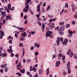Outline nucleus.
Returning <instances> with one entry per match:
<instances>
[{"label":"nucleus","mask_w":77,"mask_h":77,"mask_svg":"<svg viewBox=\"0 0 77 77\" xmlns=\"http://www.w3.org/2000/svg\"><path fill=\"white\" fill-rule=\"evenodd\" d=\"M31 2V0H26L25 2V7L23 9V12H27L29 11V6L28 5V3H29Z\"/></svg>","instance_id":"obj_1"},{"label":"nucleus","mask_w":77,"mask_h":77,"mask_svg":"<svg viewBox=\"0 0 77 77\" xmlns=\"http://www.w3.org/2000/svg\"><path fill=\"white\" fill-rule=\"evenodd\" d=\"M7 6L8 8H7V12L8 13H10V10L11 11H14V7H11V4H8L7 5Z\"/></svg>","instance_id":"obj_2"},{"label":"nucleus","mask_w":77,"mask_h":77,"mask_svg":"<svg viewBox=\"0 0 77 77\" xmlns=\"http://www.w3.org/2000/svg\"><path fill=\"white\" fill-rule=\"evenodd\" d=\"M52 33H53V32L51 31H47L46 33V37L50 36V37L52 38L53 37V35L52 34Z\"/></svg>","instance_id":"obj_3"},{"label":"nucleus","mask_w":77,"mask_h":77,"mask_svg":"<svg viewBox=\"0 0 77 77\" xmlns=\"http://www.w3.org/2000/svg\"><path fill=\"white\" fill-rule=\"evenodd\" d=\"M67 55H69L70 57H72L73 56V52H71V49H69L67 52Z\"/></svg>","instance_id":"obj_4"},{"label":"nucleus","mask_w":77,"mask_h":77,"mask_svg":"<svg viewBox=\"0 0 77 77\" xmlns=\"http://www.w3.org/2000/svg\"><path fill=\"white\" fill-rule=\"evenodd\" d=\"M66 12H67V11L65 10V7H63V10H62V12H60L59 13V15L60 14V15L61 16L62 14V13H64V14H65V13H66Z\"/></svg>","instance_id":"obj_5"},{"label":"nucleus","mask_w":77,"mask_h":77,"mask_svg":"<svg viewBox=\"0 0 77 77\" xmlns=\"http://www.w3.org/2000/svg\"><path fill=\"white\" fill-rule=\"evenodd\" d=\"M1 14L2 15V16L0 21H1L2 19H3L4 18H5V15H6V12H5V11H2L1 12Z\"/></svg>","instance_id":"obj_6"},{"label":"nucleus","mask_w":77,"mask_h":77,"mask_svg":"<svg viewBox=\"0 0 77 77\" xmlns=\"http://www.w3.org/2000/svg\"><path fill=\"white\" fill-rule=\"evenodd\" d=\"M30 71H34V72H36V68H35V67H34L33 68V66H30Z\"/></svg>","instance_id":"obj_7"},{"label":"nucleus","mask_w":77,"mask_h":77,"mask_svg":"<svg viewBox=\"0 0 77 77\" xmlns=\"http://www.w3.org/2000/svg\"><path fill=\"white\" fill-rule=\"evenodd\" d=\"M5 35L4 32L3 30H1L0 31V39H2L3 37Z\"/></svg>","instance_id":"obj_8"},{"label":"nucleus","mask_w":77,"mask_h":77,"mask_svg":"<svg viewBox=\"0 0 77 77\" xmlns=\"http://www.w3.org/2000/svg\"><path fill=\"white\" fill-rule=\"evenodd\" d=\"M62 43L63 44V45L66 46L67 45V43H68V39H65L64 41L63 42H62Z\"/></svg>","instance_id":"obj_9"},{"label":"nucleus","mask_w":77,"mask_h":77,"mask_svg":"<svg viewBox=\"0 0 77 77\" xmlns=\"http://www.w3.org/2000/svg\"><path fill=\"white\" fill-rule=\"evenodd\" d=\"M8 19L10 20H12V16H11V15H9L7 16L6 18V21H8Z\"/></svg>","instance_id":"obj_10"},{"label":"nucleus","mask_w":77,"mask_h":77,"mask_svg":"<svg viewBox=\"0 0 77 77\" xmlns=\"http://www.w3.org/2000/svg\"><path fill=\"white\" fill-rule=\"evenodd\" d=\"M49 24L50 25L49 27L51 29L54 27V23H49Z\"/></svg>","instance_id":"obj_11"},{"label":"nucleus","mask_w":77,"mask_h":77,"mask_svg":"<svg viewBox=\"0 0 77 77\" xmlns=\"http://www.w3.org/2000/svg\"><path fill=\"white\" fill-rule=\"evenodd\" d=\"M19 67L22 68V66H21V62L19 63L17 65V70H19L20 71V70L21 69L20 68H19Z\"/></svg>","instance_id":"obj_12"},{"label":"nucleus","mask_w":77,"mask_h":77,"mask_svg":"<svg viewBox=\"0 0 77 77\" xmlns=\"http://www.w3.org/2000/svg\"><path fill=\"white\" fill-rule=\"evenodd\" d=\"M71 6L72 11H73V12H75V4H72L71 5Z\"/></svg>","instance_id":"obj_13"},{"label":"nucleus","mask_w":77,"mask_h":77,"mask_svg":"<svg viewBox=\"0 0 77 77\" xmlns=\"http://www.w3.org/2000/svg\"><path fill=\"white\" fill-rule=\"evenodd\" d=\"M10 49H8L7 51L8 52L11 53V52H12L13 51H12V46H9Z\"/></svg>","instance_id":"obj_14"},{"label":"nucleus","mask_w":77,"mask_h":77,"mask_svg":"<svg viewBox=\"0 0 77 77\" xmlns=\"http://www.w3.org/2000/svg\"><path fill=\"white\" fill-rule=\"evenodd\" d=\"M64 25V22H60L59 23V27H62L63 26V25Z\"/></svg>","instance_id":"obj_15"},{"label":"nucleus","mask_w":77,"mask_h":77,"mask_svg":"<svg viewBox=\"0 0 77 77\" xmlns=\"http://www.w3.org/2000/svg\"><path fill=\"white\" fill-rule=\"evenodd\" d=\"M21 36L22 37H26V36H27V34L26 33V32H25L23 33H22L21 34Z\"/></svg>","instance_id":"obj_16"},{"label":"nucleus","mask_w":77,"mask_h":77,"mask_svg":"<svg viewBox=\"0 0 77 77\" xmlns=\"http://www.w3.org/2000/svg\"><path fill=\"white\" fill-rule=\"evenodd\" d=\"M36 47H37V48H39L40 47V44H37V42H36L34 44V47L35 48Z\"/></svg>","instance_id":"obj_17"},{"label":"nucleus","mask_w":77,"mask_h":77,"mask_svg":"<svg viewBox=\"0 0 77 77\" xmlns=\"http://www.w3.org/2000/svg\"><path fill=\"white\" fill-rule=\"evenodd\" d=\"M64 30H65V28L63 26H62L60 28L59 31H60V32H62L64 31Z\"/></svg>","instance_id":"obj_18"},{"label":"nucleus","mask_w":77,"mask_h":77,"mask_svg":"<svg viewBox=\"0 0 77 77\" xmlns=\"http://www.w3.org/2000/svg\"><path fill=\"white\" fill-rule=\"evenodd\" d=\"M42 31L43 32H44V29H45V24H44V23H42Z\"/></svg>","instance_id":"obj_19"},{"label":"nucleus","mask_w":77,"mask_h":77,"mask_svg":"<svg viewBox=\"0 0 77 77\" xmlns=\"http://www.w3.org/2000/svg\"><path fill=\"white\" fill-rule=\"evenodd\" d=\"M41 6L39 5H38L37 6V11L39 13L40 12V8Z\"/></svg>","instance_id":"obj_20"},{"label":"nucleus","mask_w":77,"mask_h":77,"mask_svg":"<svg viewBox=\"0 0 77 77\" xmlns=\"http://www.w3.org/2000/svg\"><path fill=\"white\" fill-rule=\"evenodd\" d=\"M19 39L21 41H24V40H25V38L24 37H22V36H21V37L19 38Z\"/></svg>","instance_id":"obj_21"},{"label":"nucleus","mask_w":77,"mask_h":77,"mask_svg":"<svg viewBox=\"0 0 77 77\" xmlns=\"http://www.w3.org/2000/svg\"><path fill=\"white\" fill-rule=\"evenodd\" d=\"M70 62H68L67 63V69L70 68Z\"/></svg>","instance_id":"obj_22"},{"label":"nucleus","mask_w":77,"mask_h":77,"mask_svg":"<svg viewBox=\"0 0 77 77\" xmlns=\"http://www.w3.org/2000/svg\"><path fill=\"white\" fill-rule=\"evenodd\" d=\"M38 72L39 75H41V74L42 73V72H43V71H42V69H39Z\"/></svg>","instance_id":"obj_23"},{"label":"nucleus","mask_w":77,"mask_h":77,"mask_svg":"<svg viewBox=\"0 0 77 77\" xmlns=\"http://www.w3.org/2000/svg\"><path fill=\"white\" fill-rule=\"evenodd\" d=\"M56 20V18H54L53 19H51L50 20H49V22L51 23L52 21H54Z\"/></svg>","instance_id":"obj_24"},{"label":"nucleus","mask_w":77,"mask_h":77,"mask_svg":"<svg viewBox=\"0 0 77 77\" xmlns=\"http://www.w3.org/2000/svg\"><path fill=\"white\" fill-rule=\"evenodd\" d=\"M49 68H48L46 69V74L47 75H48L49 73H50V71H49Z\"/></svg>","instance_id":"obj_25"},{"label":"nucleus","mask_w":77,"mask_h":77,"mask_svg":"<svg viewBox=\"0 0 77 77\" xmlns=\"http://www.w3.org/2000/svg\"><path fill=\"white\" fill-rule=\"evenodd\" d=\"M7 65H8L6 63H5L4 65H2L1 66V68H3V69H4V68L5 67V66H7Z\"/></svg>","instance_id":"obj_26"},{"label":"nucleus","mask_w":77,"mask_h":77,"mask_svg":"<svg viewBox=\"0 0 77 77\" xmlns=\"http://www.w3.org/2000/svg\"><path fill=\"white\" fill-rule=\"evenodd\" d=\"M29 10L30 11V12L32 15H33V14H34V12L33 11L32 9H29Z\"/></svg>","instance_id":"obj_27"},{"label":"nucleus","mask_w":77,"mask_h":77,"mask_svg":"<svg viewBox=\"0 0 77 77\" xmlns=\"http://www.w3.org/2000/svg\"><path fill=\"white\" fill-rule=\"evenodd\" d=\"M69 35H72V33H73V32H72V31L70 30L69 29Z\"/></svg>","instance_id":"obj_28"},{"label":"nucleus","mask_w":77,"mask_h":77,"mask_svg":"<svg viewBox=\"0 0 77 77\" xmlns=\"http://www.w3.org/2000/svg\"><path fill=\"white\" fill-rule=\"evenodd\" d=\"M8 69H9V67H8V66L5 67V72H8Z\"/></svg>","instance_id":"obj_29"},{"label":"nucleus","mask_w":77,"mask_h":77,"mask_svg":"<svg viewBox=\"0 0 77 77\" xmlns=\"http://www.w3.org/2000/svg\"><path fill=\"white\" fill-rule=\"evenodd\" d=\"M41 11V12H42V13H44V12H45V9H44V8H42V10Z\"/></svg>","instance_id":"obj_30"},{"label":"nucleus","mask_w":77,"mask_h":77,"mask_svg":"<svg viewBox=\"0 0 77 77\" xmlns=\"http://www.w3.org/2000/svg\"><path fill=\"white\" fill-rule=\"evenodd\" d=\"M57 56V55L56 54H52V59H53L54 58H55L56 57V56Z\"/></svg>","instance_id":"obj_31"},{"label":"nucleus","mask_w":77,"mask_h":77,"mask_svg":"<svg viewBox=\"0 0 77 77\" xmlns=\"http://www.w3.org/2000/svg\"><path fill=\"white\" fill-rule=\"evenodd\" d=\"M20 72H21L22 73H24V72H25V69H23L22 70H21L20 71Z\"/></svg>","instance_id":"obj_32"},{"label":"nucleus","mask_w":77,"mask_h":77,"mask_svg":"<svg viewBox=\"0 0 77 77\" xmlns=\"http://www.w3.org/2000/svg\"><path fill=\"white\" fill-rule=\"evenodd\" d=\"M58 39H60V41L61 42H62L63 41V38L61 37L60 38H58Z\"/></svg>","instance_id":"obj_33"},{"label":"nucleus","mask_w":77,"mask_h":77,"mask_svg":"<svg viewBox=\"0 0 77 77\" xmlns=\"http://www.w3.org/2000/svg\"><path fill=\"white\" fill-rule=\"evenodd\" d=\"M28 37H29V38H30V37H31V32H29V34L28 35Z\"/></svg>","instance_id":"obj_34"},{"label":"nucleus","mask_w":77,"mask_h":77,"mask_svg":"<svg viewBox=\"0 0 77 77\" xmlns=\"http://www.w3.org/2000/svg\"><path fill=\"white\" fill-rule=\"evenodd\" d=\"M62 59L63 60H64L65 59V56L64 55L62 56Z\"/></svg>","instance_id":"obj_35"},{"label":"nucleus","mask_w":77,"mask_h":77,"mask_svg":"<svg viewBox=\"0 0 77 77\" xmlns=\"http://www.w3.org/2000/svg\"><path fill=\"white\" fill-rule=\"evenodd\" d=\"M63 75H66V72L64 70H63Z\"/></svg>","instance_id":"obj_36"},{"label":"nucleus","mask_w":77,"mask_h":77,"mask_svg":"<svg viewBox=\"0 0 77 77\" xmlns=\"http://www.w3.org/2000/svg\"><path fill=\"white\" fill-rule=\"evenodd\" d=\"M34 60H35V61L36 62V63H38V59H37V57H35Z\"/></svg>","instance_id":"obj_37"},{"label":"nucleus","mask_w":77,"mask_h":77,"mask_svg":"<svg viewBox=\"0 0 77 77\" xmlns=\"http://www.w3.org/2000/svg\"><path fill=\"white\" fill-rule=\"evenodd\" d=\"M65 8H68V4L67 2H66L65 5Z\"/></svg>","instance_id":"obj_38"},{"label":"nucleus","mask_w":77,"mask_h":77,"mask_svg":"<svg viewBox=\"0 0 77 77\" xmlns=\"http://www.w3.org/2000/svg\"><path fill=\"white\" fill-rule=\"evenodd\" d=\"M48 16L50 18H53V15H48Z\"/></svg>","instance_id":"obj_39"},{"label":"nucleus","mask_w":77,"mask_h":77,"mask_svg":"<svg viewBox=\"0 0 77 77\" xmlns=\"http://www.w3.org/2000/svg\"><path fill=\"white\" fill-rule=\"evenodd\" d=\"M59 34L60 35H63V34H64V32H59Z\"/></svg>","instance_id":"obj_40"},{"label":"nucleus","mask_w":77,"mask_h":77,"mask_svg":"<svg viewBox=\"0 0 77 77\" xmlns=\"http://www.w3.org/2000/svg\"><path fill=\"white\" fill-rule=\"evenodd\" d=\"M68 70V74H70V73L71 72V70H70V68L67 69Z\"/></svg>","instance_id":"obj_41"},{"label":"nucleus","mask_w":77,"mask_h":77,"mask_svg":"<svg viewBox=\"0 0 77 77\" xmlns=\"http://www.w3.org/2000/svg\"><path fill=\"white\" fill-rule=\"evenodd\" d=\"M50 9V5H49V6L48 5V7L46 8V9L47 11H48Z\"/></svg>","instance_id":"obj_42"},{"label":"nucleus","mask_w":77,"mask_h":77,"mask_svg":"<svg viewBox=\"0 0 77 77\" xmlns=\"http://www.w3.org/2000/svg\"><path fill=\"white\" fill-rule=\"evenodd\" d=\"M40 15H41V13H40L39 14H37L36 15V16L37 17V18H38L40 17Z\"/></svg>","instance_id":"obj_43"},{"label":"nucleus","mask_w":77,"mask_h":77,"mask_svg":"<svg viewBox=\"0 0 77 77\" xmlns=\"http://www.w3.org/2000/svg\"><path fill=\"white\" fill-rule=\"evenodd\" d=\"M72 24H73V25H74V24H75V21L73 20L72 22Z\"/></svg>","instance_id":"obj_44"},{"label":"nucleus","mask_w":77,"mask_h":77,"mask_svg":"<svg viewBox=\"0 0 77 77\" xmlns=\"http://www.w3.org/2000/svg\"><path fill=\"white\" fill-rule=\"evenodd\" d=\"M70 26V25H69V24H67L66 26V27H67V28H68V27H69Z\"/></svg>","instance_id":"obj_45"},{"label":"nucleus","mask_w":77,"mask_h":77,"mask_svg":"<svg viewBox=\"0 0 77 77\" xmlns=\"http://www.w3.org/2000/svg\"><path fill=\"white\" fill-rule=\"evenodd\" d=\"M9 44H12V40L11 39L9 40Z\"/></svg>","instance_id":"obj_46"},{"label":"nucleus","mask_w":77,"mask_h":77,"mask_svg":"<svg viewBox=\"0 0 77 77\" xmlns=\"http://www.w3.org/2000/svg\"><path fill=\"white\" fill-rule=\"evenodd\" d=\"M73 56H74V57L75 59H77V56L75 55V54H73Z\"/></svg>","instance_id":"obj_47"},{"label":"nucleus","mask_w":77,"mask_h":77,"mask_svg":"<svg viewBox=\"0 0 77 77\" xmlns=\"http://www.w3.org/2000/svg\"><path fill=\"white\" fill-rule=\"evenodd\" d=\"M18 29L20 30H21L22 31H23V28H18Z\"/></svg>","instance_id":"obj_48"},{"label":"nucleus","mask_w":77,"mask_h":77,"mask_svg":"<svg viewBox=\"0 0 77 77\" xmlns=\"http://www.w3.org/2000/svg\"><path fill=\"white\" fill-rule=\"evenodd\" d=\"M2 21L3 22V23L4 24H5V23H6V20H5V19H3L2 20Z\"/></svg>","instance_id":"obj_49"},{"label":"nucleus","mask_w":77,"mask_h":77,"mask_svg":"<svg viewBox=\"0 0 77 77\" xmlns=\"http://www.w3.org/2000/svg\"><path fill=\"white\" fill-rule=\"evenodd\" d=\"M19 46L23 47V43H20L19 44Z\"/></svg>","instance_id":"obj_50"},{"label":"nucleus","mask_w":77,"mask_h":77,"mask_svg":"<svg viewBox=\"0 0 77 77\" xmlns=\"http://www.w3.org/2000/svg\"><path fill=\"white\" fill-rule=\"evenodd\" d=\"M6 55H7L6 53H4L2 55V57H6Z\"/></svg>","instance_id":"obj_51"},{"label":"nucleus","mask_w":77,"mask_h":77,"mask_svg":"<svg viewBox=\"0 0 77 77\" xmlns=\"http://www.w3.org/2000/svg\"><path fill=\"white\" fill-rule=\"evenodd\" d=\"M56 66H58V61H57L56 63Z\"/></svg>","instance_id":"obj_52"},{"label":"nucleus","mask_w":77,"mask_h":77,"mask_svg":"<svg viewBox=\"0 0 77 77\" xmlns=\"http://www.w3.org/2000/svg\"><path fill=\"white\" fill-rule=\"evenodd\" d=\"M15 55L14 54H13L12 53H11V56H10L11 57H13V56Z\"/></svg>","instance_id":"obj_53"},{"label":"nucleus","mask_w":77,"mask_h":77,"mask_svg":"<svg viewBox=\"0 0 77 77\" xmlns=\"http://www.w3.org/2000/svg\"><path fill=\"white\" fill-rule=\"evenodd\" d=\"M31 62V60H30V59H29V60H27V63H30V62Z\"/></svg>","instance_id":"obj_54"},{"label":"nucleus","mask_w":77,"mask_h":77,"mask_svg":"<svg viewBox=\"0 0 77 77\" xmlns=\"http://www.w3.org/2000/svg\"><path fill=\"white\" fill-rule=\"evenodd\" d=\"M23 52L22 56H23L24 55V53H25V52L24 51V49L23 48Z\"/></svg>","instance_id":"obj_55"},{"label":"nucleus","mask_w":77,"mask_h":77,"mask_svg":"<svg viewBox=\"0 0 77 77\" xmlns=\"http://www.w3.org/2000/svg\"><path fill=\"white\" fill-rule=\"evenodd\" d=\"M33 49H34V47L33 46H32L31 48H30V50H33Z\"/></svg>","instance_id":"obj_56"},{"label":"nucleus","mask_w":77,"mask_h":77,"mask_svg":"<svg viewBox=\"0 0 77 77\" xmlns=\"http://www.w3.org/2000/svg\"><path fill=\"white\" fill-rule=\"evenodd\" d=\"M19 55H18V54H16L15 55V56L17 58H18V59H19V58H18V56H19Z\"/></svg>","instance_id":"obj_57"},{"label":"nucleus","mask_w":77,"mask_h":77,"mask_svg":"<svg viewBox=\"0 0 77 77\" xmlns=\"http://www.w3.org/2000/svg\"><path fill=\"white\" fill-rule=\"evenodd\" d=\"M35 56H38V52H36L35 53Z\"/></svg>","instance_id":"obj_58"},{"label":"nucleus","mask_w":77,"mask_h":77,"mask_svg":"<svg viewBox=\"0 0 77 77\" xmlns=\"http://www.w3.org/2000/svg\"><path fill=\"white\" fill-rule=\"evenodd\" d=\"M0 72L1 73H3V69H1L0 70Z\"/></svg>","instance_id":"obj_59"},{"label":"nucleus","mask_w":77,"mask_h":77,"mask_svg":"<svg viewBox=\"0 0 77 77\" xmlns=\"http://www.w3.org/2000/svg\"><path fill=\"white\" fill-rule=\"evenodd\" d=\"M11 38H12V37L11 36H10L8 37L7 39L8 40L10 39H11Z\"/></svg>","instance_id":"obj_60"},{"label":"nucleus","mask_w":77,"mask_h":77,"mask_svg":"<svg viewBox=\"0 0 77 77\" xmlns=\"http://www.w3.org/2000/svg\"><path fill=\"white\" fill-rule=\"evenodd\" d=\"M27 16L26 15L24 16V19L25 20H26V19H27Z\"/></svg>","instance_id":"obj_61"},{"label":"nucleus","mask_w":77,"mask_h":77,"mask_svg":"<svg viewBox=\"0 0 77 77\" xmlns=\"http://www.w3.org/2000/svg\"><path fill=\"white\" fill-rule=\"evenodd\" d=\"M47 17H46L45 18H44L43 19L42 21H46V20L47 19Z\"/></svg>","instance_id":"obj_62"},{"label":"nucleus","mask_w":77,"mask_h":77,"mask_svg":"<svg viewBox=\"0 0 77 77\" xmlns=\"http://www.w3.org/2000/svg\"><path fill=\"white\" fill-rule=\"evenodd\" d=\"M21 17H22V18H23V13L22 12L21 13Z\"/></svg>","instance_id":"obj_63"},{"label":"nucleus","mask_w":77,"mask_h":77,"mask_svg":"<svg viewBox=\"0 0 77 77\" xmlns=\"http://www.w3.org/2000/svg\"><path fill=\"white\" fill-rule=\"evenodd\" d=\"M37 20L38 21H40L41 19L40 17H37Z\"/></svg>","instance_id":"obj_64"}]
</instances>
